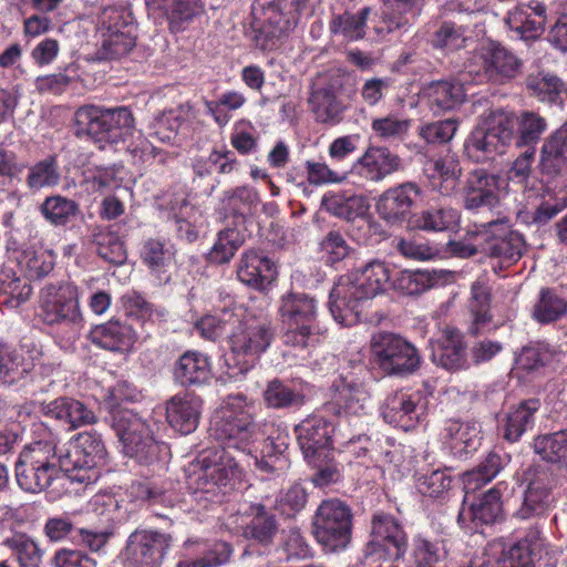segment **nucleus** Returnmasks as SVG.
<instances>
[{
  "mask_svg": "<svg viewBox=\"0 0 567 567\" xmlns=\"http://www.w3.org/2000/svg\"><path fill=\"white\" fill-rule=\"evenodd\" d=\"M90 336L94 344L110 351H127L136 341L132 326L118 319L94 327Z\"/></svg>",
  "mask_w": 567,
  "mask_h": 567,
  "instance_id": "7c9ffc66",
  "label": "nucleus"
},
{
  "mask_svg": "<svg viewBox=\"0 0 567 567\" xmlns=\"http://www.w3.org/2000/svg\"><path fill=\"white\" fill-rule=\"evenodd\" d=\"M28 372L22 354L11 344L0 341V385L17 384Z\"/></svg>",
  "mask_w": 567,
  "mask_h": 567,
  "instance_id": "49530a36",
  "label": "nucleus"
},
{
  "mask_svg": "<svg viewBox=\"0 0 567 567\" xmlns=\"http://www.w3.org/2000/svg\"><path fill=\"white\" fill-rule=\"evenodd\" d=\"M422 93L433 112L451 111L465 100L463 84L454 79L432 81L423 86Z\"/></svg>",
  "mask_w": 567,
  "mask_h": 567,
  "instance_id": "2f4dec72",
  "label": "nucleus"
},
{
  "mask_svg": "<svg viewBox=\"0 0 567 567\" xmlns=\"http://www.w3.org/2000/svg\"><path fill=\"white\" fill-rule=\"evenodd\" d=\"M526 87L529 94L543 103H560L561 93L566 92L564 82L550 73L529 74L526 78Z\"/></svg>",
  "mask_w": 567,
  "mask_h": 567,
  "instance_id": "79ce46f5",
  "label": "nucleus"
},
{
  "mask_svg": "<svg viewBox=\"0 0 567 567\" xmlns=\"http://www.w3.org/2000/svg\"><path fill=\"white\" fill-rule=\"evenodd\" d=\"M341 87L342 79L334 76L323 86L312 91L309 102L319 122L336 123L341 118L346 109L340 96Z\"/></svg>",
  "mask_w": 567,
  "mask_h": 567,
  "instance_id": "a878e982",
  "label": "nucleus"
},
{
  "mask_svg": "<svg viewBox=\"0 0 567 567\" xmlns=\"http://www.w3.org/2000/svg\"><path fill=\"white\" fill-rule=\"evenodd\" d=\"M370 11L369 7H364L357 14L348 11L336 14L330 21V31L351 41L360 40L365 34V24Z\"/></svg>",
  "mask_w": 567,
  "mask_h": 567,
  "instance_id": "8fccbe9b",
  "label": "nucleus"
},
{
  "mask_svg": "<svg viewBox=\"0 0 567 567\" xmlns=\"http://www.w3.org/2000/svg\"><path fill=\"white\" fill-rule=\"evenodd\" d=\"M288 11V0H271L264 4L265 24L260 29V34L270 42L269 45H275V41L289 30L291 17ZM265 47L267 48L268 43Z\"/></svg>",
  "mask_w": 567,
  "mask_h": 567,
  "instance_id": "58836bf2",
  "label": "nucleus"
},
{
  "mask_svg": "<svg viewBox=\"0 0 567 567\" xmlns=\"http://www.w3.org/2000/svg\"><path fill=\"white\" fill-rule=\"evenodd\" d=\"M540 532L536 528L530 529L525 537L514 543L506 549L502 544L493 545L491 550L499 553L498 561L508 563L509 567H528L536 560L539 548Z\"/></svg>",
  "mask_w": 567,
  "mask_h": 567,
  "instance_id": "f704fd0d",
  "label": "nucleus"
},
{
  "mask_svg": "<svg viewBox=\"0 0 567 567\" xmlns=\"http://www.w3.org/2000/svg\"><path fill=\"white\" fill-rule=\"evenodd\" d=\"M231 554L233 547L230 544L218 542L204 556L181 560L177 567H219L230 559Z\"/></svg>",
  "mask_w": 567,
  "mask_h": 567,
  "instance_id": "774afa93",
  "label": "nucleus"
},
{
  "mask_svg": "<svg viewBox=\"0 0 567 567\" xmlns=\"http://www.w3.org/2000/svg\"><path fill=\"white\" fill-rule=\"evenodd\" d=\"M100 35H115L120 32L130 31L136 33V24L132 13L125 8L109 7L105 8L99 18Z\"/></svg>",
  "mask_w": 567,
  "mask_h": 567,
  "instance_id": "603ef678",
  "label": "nucleus"
},
{
  "mask_svg": "<svg viewBox=\"0 0 567 567\" xmlns=\"http://www.w3.org/2000/svg\"><path fill=\"white\" fill-rule=\"evenodd\" d=\"M44 219L53 226H65L79 214V204L61 195L47 197L40 205Z\"/></svg>",
  "mask_w": 567,
  "mask_h": 567,
  "instance_id": "de8ad7c7",
  "label": "nucleus"
},
{
  "mask_svg": "<svg viewBox=\"0 0 567 567\" xmlns=\"http://www.w3.org/2000/svg\"><path fill=\"white\" fill-rule=\"evenodd\" d=\"M430 350L432 362L446 371H460L470 365L463 333L455 328L447 327L436 339L431 340Z\"/></svg>",
  "mask_w": 567,
  "mask_h": 567,
  "instance_id": "aec40b11",
  "label": "nucleus"
},
{
  "mask_svg": "<svg viewBox=\"0 0 567 567\" xmlns=\"http://www.w3.org/2000/svg\"><path fill=\"white\" fill-rule=\"evenodd\" d=\"M110 425L121 442L123 453L141 465H152L167 452V445L155 440L152 425L131 410L112 411Z\"/></svg>",
  "mask_w": 567,
  "mask_h": 567,
  "instance_id": "39448f33",
  "label": "nucleus"
},
{
  "mask_svg": "<svg viewBox=\"0 0 567 567\" xmlns=\"http://www.w3.org/2000/svg\"><path fill=\"white\" fill-rule=\"evenodd\" d=\"M444 279V272L435 269L403 270L392 286L406 296H419Z\"/></svg>",
  "mask_w": 567,
  "mask_h": 567,
  "instance_id": "4c0bfd02",
  "label": "nucleus"
},
{
  "mask_svg": "<svg viewBox=\"0 0 567 567\" xmlns=\"http://www.w3.org/2000/svg\"><path fill=\"white\" fill-rule=\"evenodd\" d=\"M391 286V269L382 261H371L360 271L341 276L330 291L333 319L341 326L355 324L365 305Z\"/></svg>",
  "mask_w": 567,
  "mask_h": 567,
  "instance_id": "f03ea898",
  "label": "nucleus"
},
{
  "mask_svg": "<svg viewBox=\"0 0 567 567\" xmlns=\"http://www.w3.org/2000/svg\"><path fill=\"white\" fill-rule=\"evenodd\" d=\"M136 45V33L120 32L115 35H100L97 55L101 60H113L126 56Z\"/></svg>",
  "mask_w": 567,
  "mask_h": 567,
  "instance_id": "bf43d9fd",
  "label": "nucleus"
},
{
  "mask_svg": "<svg viewBox=\"0 0 567 567\" xmlns=\"http://www.w3.org/2000/svg\"><path fill=\"white\" fill-rule=\"evenodd\" d=\"M381 19L388 32L410 24L411 19L420 14L421 0H383Z\"/></svg>",
  "mask_w": 567,
  "mask_h": 567,
  "instance_id": "a19ab883",
  "label": "nucleus"
},
{
  "mask_svg": "<svg viewBox=\"0 0 567 567\" xmlns=\"http://www.w3.org/2000/svg\"><path fill=\"white\" fill-rule=\"evenodd\" d=\"M239 317L238 327H234L228 336L231 353L243 360L240 372L248 371L252 362L271 344L275 333L270 322L245 320Z\"/></svg>",
  "mask_w": 567,
  "mask_h": 567,
  "instance_id": "9b49d317",
  "label": "nucleus"
},
{
  "mask_svg": "<svg viewBox=\"0 0 567 567\" xmlns=\"http://www.w3.org/2000/svg\"><path fill=\"white\" fill-rule=\"evenodd\" d=\"M72 132L76 138L93 142H121L135 136L134 117L125 107L104 109L84 105L76 110Z\"/></svg>",
  "mask_w": 567,
  "mask_h": 567,
  "instance_id": "20e7f679",
  "label": "nucleus"
},
{
  "mask_svg": "<svg viewBox=\"0 0 567 567\" xmlns=\"http://www.w3.org/2000/svg\"><path fill=\"white\" fill-rule=\"evenodd\" d=\"M175 252L171 246L159 239H147L141 249V259L144 265L156 275L159 280L167 282L169 276L166 275L173 264Z\"/></svg>",
  "mask_w": 567,
  "mask_h": 567,
  "instance_id": "ea45409f",
  "label": "nucleus"
},
{
  "mask_svg": "<svg viewBox=\"0 0 567 567\" xmlns=\"http://www.w3.org/2000/svg\"><path fill=\"white\" fill-rule=\"evenodd\" d=\"M278 317L286 346L308 349L320 342L318 302L312 296L297 291L284 293L279 300Z\"/></svg>",
  "mask_w": 567,
  "mask_h": 567,
  "instance_id": "7ed1b4c3",
  "label": "nucleus"
},
{
  "mask_svg": "<svg viewBox=\"0 0 567 567\" xmlns=\"http://www.w3.org/2000/svg\"><path fill=\"white\" fill-rule=\"evenodd\" d=\"M458 221V210L452 207H432L421 214L417 226L424 230L443 231L454 228Z\"/></svg>",
  "mask_w": 567,
  "mask_h": 567,
  "instance_id": "680f3d73",
  "label": "nucleus"
},
{
  "mask_svg": "<svg viewBox=\"0 0 567 567\" xmlns=\"http://www.w3.org/2000/svg\"><path fill=\"white\" fill-rule=\"evenodd\" d=\"M567 313V301L554 289L542 288L533 307V318L540 323L559 320Z\"/></svg>",
  "mask_w": 567,
  "mask_h": 567,
  "instance_id": "09e8293b",
  "label": "nucleus"
},
{
  "mask_svg": "<svg viewBox=\"0 0 567 567\" xmlns=\"http://www.w3.org/2000/svg\"><path fill=\"white\" fill-rule=\"evenodd\" d=\"M75 450L79 447L74 440L62 446L54 443V463L58 472H64L71 481L90 484L96 480L97 473L91 472L89 468L86 472V467L82 466V455L80 451L74 454Z\"/></svg>",
  "mask_w": 567,
  "mask_h": 567,
  "instance_id": "c9c22d12",
  "label": "nucleus"
},
{
  "mask_svg": "<svg viewBox=\"0 0 567 567\" xmlns=\"http://www.w3.org/2000/svg\"><path fill=\"white\" fill-rule=\"evenodd\" d=\"M230 519L246 540L262 547L272 545L279 532L277 516L259 502L241 501Z\"/></svg>",
  "mask_w": 567,
  "mask_h": 567,
  "instance_id": "ddd939ff",
  "label": "nucleus"
},
{
  "mask_svg": "<svg viewBox=\"0 0 567 567\" xmlns=\"http://www.w3.org/2000/svg\"><path fill=\"white\" fill-rule=\"evenodd\" d=\"M256 406L241 394L228 395L220 409L219 420L215 421V437L221 450L203 451L192 462L190 476L197 488L214 496H226L241 480V471L227 450L250 452V445L264 436L265 431L254 422Z\"/></svg>",
  "mask_w": 567,
  "mask_h": 567,
  "instance_id": "f257e3e1",
  "label": "nucleus"
},
{
  "mask_svg": "<svg viewBox=\"0 0 567 567\" xmlns=\"http://www.w3.org/2000/svg\"><path fill=\"white\" fill-rule=\"evenodd\" d=\"M481 433V425L477 422L449 420L443 430V437L454 456L466 458L480 447Z\"/></svg>",
  "mask_w": 567,
  "mask_h": 567,
  "instance_id": "cd10ccee",
  "label": "nucleus"
},
{
  "mask_svg": "<svg viewBox=\"0 0 567 567\" xmlns=\"http://www.w3.org/2000/svg\"><path fill=\"white\" fill-rule=\"evenodd\" d=\"M475 238L480 239L481 254L497 259L501 265L517 262L524 250L522 235L509 229L508 219L497 214V217L475 223Z\"/></svg>",
  "mask_w": 567,
  "mask_h": 567,
  "instance_id": "1a4fd4ad",
  "label": "nucleus"
},
{
  "mask_svg": "<svg viewBox=\"0 0 567 567\" xmlns=\"http://www.w3.org/2000/svg\"><path fill=\"white\" fill-rule=\"evenodd\" d=\"M82 455V466L89 468L91 472H96L95 468L103 465L106 458V450L101 436L95 432H83L78 434L74 439Z\"/></svg>",
  "mask_w": 567,
  "mask_h": 567,
  "instance_id": "3c124183",
  "label": "nucleus"
},
{
  "mask_svg": "<svg viewBox=\"0 0 567 567\" xmlns=\"http://www.w3.org/2000/svg\"><path fill=\"white\" fill-rule=\"evenodd\" d=\"M505 23L522 39H535L539 37L545 29L546 6L538 0H530L528 3H519L508 12Z\"/></svg>",
  "mask_w": 567,
  "mask_h": 567,
  "instance_id": "b1692460",
  "label": "nucleus"
},
{
  "mask_svg": "<svg viewBox=\"0 0 567 567\" xmlns=\"http://www.w3.org/2000/svg\"><path fill=\"white\" fill-rule=\"evenodd\" d=\"M480 58L485 76L493 83L502 84L511 81L522 71L523 62L496 42H489L482 47Z\"/></svg>",
  "mask_w": 567,
  "mask_h": 567,
  "instance_id": "4be33fe9",
  "label": "nucleus"
},
{
  "mask_svg": "<svg viewBox=\"0 0 567 567\" xmlns=\"http://www.w3.org/2000/svg\"><path fill=\"white\" fill-rule=\"evenodd\" d=\"M174 380L183 386L200 385L210 379L208 357L198 351H187L174 365Z\"/></svg>",
  "mask_w": 567,
  "mask_h": 567,
  "instance_id": "72a5a7b5",
  "label": "nucleus"
},
{
  "mask_svg": "<svg viewBox=\"0 0 567 567\" xmlns=\"http://www.w3.org/2000/svg\"><path fill=\"white\" fill-rule=\"evenodd\" d=\"M331 392V400L324 404L327 413L341 417L365 412L370 395L362 382L339 375L332 382Z\"/></svg>",
  "mask_w": 567,
  "mask_h": 567,
  "instance_id": "f3484780",
  "label": "nucleus"
},
{
  "mask_svg": "<svg viewBox=\"0 0 567 567\" xmlns=\"http://www.w3.org/2000/svg\"><path fill=\"white\" fill-rule=\"evenodd\" d=\"M96 252L105 261L123 265L127 255L123 241L114 231H101L95 236Z\"/></svg>",
  "mask_w": 567,
  "mask_h": 567,
  "instance_id": "69168bd1",
  "label": "nucleus"
},
{
  "mask_svg": "<svg viewBox=\"0 0 567 567\" xmlns=\"http://www.w3.org/2000/svg\"><path fill=\"white\" fill-rule=\"evenodd\" d=\"M243 245V238L236 229L227 228L218 233L217 239L208 252V260L221 265L228 262Z\"/></svg>",
  "mask_w": 567,
  "mask_h": 567,
  "instance_id": "0e129e2a",
  "label": "nucleus"
},
{
  "mask_svg": "<svg viewBox=\"0 0 567 567\" xmlns=\"http://www.w3.org/2000/svg\"><path fill=\"white\" fill-rule=\"evenodd\" d=\"M245 315L241 307L225 309L218 316H205L195 323V330L199 336L209 341L226 336L228 338L231 329L238 327L239 317Z\"/></svg>",
  "mask_w": 567,
  "mask_h": 567,
  "instance_id": "e433bc0d",
  "label": "nucleus"
},
{
  "mask_svg": "<svg viewBox=\"0 0 567 567\" xmlns=\"http://www.w3.org/2000/svg\"><path fill=\"white\" fill-rule=\"evenodd\" d=\"M538 400L523 401L517 408L507 414L504 426V439L508 442H517L520 436L534 425V414L539 409Z\"/></svg>",
  "mask_w": 567,
  "mask_h": 567,
  "instance_id": "37998d69",
  "label": "nucleus"
},
{
  "mask_svg": "<svg viewBox=\"0 0 567 567\" xmlns=\"http://www.w3.org/2000/svg\"><path fill=\"white\" fill-rule=\"evenodd\" d=\"M421 188L416 183L405 182L383 192L377 202L379 216L388 224H401L408 219Z\"/></svg>",
  "mask_w": 567,
  "mask_h": 567,
  "instance_id": "412c9836",
  "label": "nucleus"
},
{
  "mask_svg": "<svg viewBox=\"0 0 567 567\" xmlns=\"http://www.w3.org/2000/svg\"><path fill=\"white\" fill-rule=\"evenodd\" d=\"M533 447L544 461L557 463L567 458V429L537 436Z\"/></svg>",
  "mask_w": 567,
  "mask_h": 567,
  "instance_id": "5fc2aeb1",
  "label": "nucleus"
},
{
  "mask_svg": "<svg viewBox=\"0 0 567 567\" xmlns=\"http://www.w3.org/2000/svg\"><path fill=\"white\" fill-rule=\"evenodd\" d=\"M371 347L377 363L388 374H409L419 368L416 348L400 336L379 333L373 337Z\"/></svg>",
  "mask_w": 567,
  "mask_h": 567,
  "instance_id": "4468645a",
  "label": "nucleus"
},
{
  "mask_svg": "<svg viewBox=\"0 0 567 567\" xmlns=\"http://www.w3.org/2000/svg\"><path fill=\"white\" fill-rule=\"evenodd\" d=\"M408 549V536L400 522L392 515L377 513L371 519L370 540L363 548L365 565L396 561Z\"/></svg>",
  "mask_w": 567,
  "mask_h": 567,
  "instance_id": "6e6552de",
  "label": "nucleus"
},
{
  "mask_svg": "<svg viewBox=\"0 0 567 567\" xmlns=\"http://www.w3.org/2000/svg\"><path fill=\"white\" fill-rule=\"evenodd\" d=\"M501 177L485 169H475L467 176L464 186V207L480 214L488 212L491 218L501 216Z\"/></svg>",
  "mask_w": 567,
  "mask_h": 567,
  "instance_id": "dca6fc26",
  "label": "nucleus"
},
{
  "mask_svg": "<svg viewBox=\"0 0 567 567\" xmlns=\"http://www.w3.org/2000/svg\"><path fill=\"white\" fill-rule=\"evenodd\" d=\"M447 551L444 540H429L416 537L413 544V557L416 567H442Z\"/></svg>",
  "mask_w": 567,
  "mask_h": 567,
  "instance_id": "6e6d98bb",
  "label": "nucleus"
},
{
  "mask_svg": "<svg viewBox=\"0 0 567 567\" xmlns=\"http://www.w3.org/2000/svg\"><path fill=\"white\" fill-rule=\"evenodd\" d=\"M321 206L338 218L353 220L363 216L369 210L370 204L363 195L349 190H331L323 195Z\"/></svg>",
  "mask_w": 567,
  "mask_h": 567,
  "instance_id": "473e14b6",
  "label": "nucleus"
},
{
  "mask_svg": "<svg viewBox=\"0 0 567 567\" xmlns=\"http://www.w3.org/2000/svg\"><path fill=\"white\" fill-rule=\"evenodd\" d=\"M523 498L514 517L527 520L545 514L554 502L555 480L551 471L545 466H532L523 474Z\"/></svg>",
  "mask_w": 567,
  "mask_h": 567,
  "instance_id": "f8f14e48",
  "label": "nucleus"
},
{
  "mask_svg": "<svg viewBox=\"0 0 567 567\" xmlns=\"http://www.w3.org/2000/svg\"><path fill=\"white\" fill-rule=\"evenodd\" d=\"M277 275L274 262L255 250L243 255L237 269L238 279L258 290L267 289Z\"/></svg>",
  "mask_w": 567,
  "mask_h": 567,
  "instance_id": "c756f323",
  "label": "nucleus"
},
{
  "mask_svg": "<svg viewBox=\"0 0 567 567\" xmlns=\"http://www.w3.org/2000/svg\"><path fill=\"white\" fill-rule=\"evenodd\" d=\"M334 430L331 422L319 415H311L295 427L298 444L308 462L328 457Z\"/></svg>",
  "mask_w": 567,
  "mask_h": 567,
  "instance_id": "a211bd4d",
  "label": "nucleus"
},
{
  "mask_svg": "<svg viewBox=\"0 0 567 567\" xmlns=\"http://www.w3.org/2000/svg\"><path fill=\"white\" fill-rule=\"evenodd\" d=\"M202 399L190 392L177 393L166 403L169 425L183 435L193 433L199 423Z\"/></svg>",
  "mask_w": 567,
  "mask_h": 567,
  "instance_id": "5701e85b",
  "label": "nucleus"
},
{
  "mask_svg": "<svg viewBox=\"0 0 567 567\" xmlns=\"http://www.w3.org/2000/svg\"><path fill=\"white\" fill-rule=\"evenodd\" d=\"M54 462L53 441H39L25 446L16 462L19 487L33 494L45 491L59 475Z\"/></svg>",
  "mask_w": 567,
  "mask_h": 567,
  "instance_id": "0eeeda50",
  "label": "nucleus"
},
{
  "mask_svg": "<svg viewBox=\"0 0 567 567\" xmlns=\"http://www.w3.org/2000/svg\"><path fill=\"white\" fill-rule=\"evenodd\" d=\"M401 168V158L388 147L379 145L370 146L354 165L357 173L371 182H380Z\"/></svg>",
  "mask_w": 567,
  "mask_h": 567,
  "instance_id": "393cba45",
  "label": "nucleus"
},
{
  "mask_svg": "<svg viewBox=\"0 0 567 567\" xmlns=\"http://www.w3.org/2000/svg\"><path fill=\"white\" fill-rule=\"evenodd\" d=\"M426 404L417 392L403 391L389 395L382 406L383 420L404 431H410L425 416Z\"/></svg>",
  "mask_w": 567,
  "mask_h": 567,
  "instance_id": "6ab92c4d",
  "label": "nucleus"
},
{
  "mask_svg": "<svg viewBox=\"0 0 567 567\" xmlns=\"http://www.w3.org/2000/svg\"><path fill=\"white\" fill-rule=\"evenodd\" d=\"M353 512L339 498L323 499L312 518V534L327 551L342 550L352 538Z\"/></svg>",
  "mask_w": 567,
  "mask_h": 567,
  "instance_id": "423d86ee",
  "label": "nucleus"
},
{
  "mask_svg": "<svg viewBox=\"0 0 567 567\" xmlns=\"http://www.w3.org/2000/svg\"><path fill=\"white\" fill-rule=\"evenodd\" d=\"M466 30L463 25L452 21H444L433 33L431 43L435 49L447 51H458L466 47L468 40L465 34Z\"/></svg>",
  "mask_w": 567,
  "mask_h": 567,
  "instance_id": "052dcab7",
  "label": "nucleus"
},
{
  "mask_svg": "<svg viewBox=\"0 0 567 567\" xmlns=\"http://www.w3.org/2000/svg\"><path fill=\"white\" fill-rule=\"evenodd\" d=\"M515 124L505 117H492L478 125L473 132V142H506L514 137Z\"/></svg>",
  "mask_w": 567,
  "mask_h": 567,
  "instance_id": "4d7b16f0",
  "label": "nucleus"
},
{
  "mask_svg": "<svg viewBox=\"0 0 567 567\" xmlns=\"http://www.w3.org/2000/svg\"><path fill=\"white\" fill-rule=\"evenodd\" d=\"M432 168L440 178L439 192L444 196L452 195L458 186L462 167L454 155H446L432 163Z\"/></svg>",
  "mask_w": 567,
  "mask_h": 567,
  "instance_id": "e2e57ef3",
  "label": "nucleus"
},
{
  "mask_svg": "<svg viewBox=\"0 0 567 567\" xmlns=\"http://www.w3.org/2000/svg\"><path fill=\"white\" fill-rule=\"evenodd\" d=\"M468 308L472 315L468 332L472 336H477L483 332L491 321L489 293L483 285L474 284L472 286V298L470 299Z\"/></svg>",
  "mask_w": 567,
  "mask_h": 567,
  "instance_id": "864d4df0",
  "label": "nucleus"
},
{
  "mask_svg": "<svg viewBox=\"0 0 567 567\" xmlns=\"http://www.w3.org/2000/svg\"><path fill=\"white\" fill-rule=\"evenodd\" d=\"M264 401L268 408L287 409L303 404V395L276 379L268 382L264 391Z\"/></svg>",
  "mask_w": 567,
  "mask_h": 567,
  "instance_id": "13d9d810",
  "label": "nucleus"
},
{
  "mask_svg": "<svg viewBox=\"0 0 567 567\" xmlns=\"http://www.w3.org/2000/svg\"><path fill=\"white\" fill-rule=\"evenodd\" d=\"M32 292V288L25 278H20L10 269L4 268L0 272V295L4 296L2 303L17 309L25 302Z\"/></svg>",
  "mask_w": 567,
  "mask_h": 567,
  "instance_id": "a18cd8bd",
  "label": "nucleus"
},
{
  "mask_svg": "<svg viewBox=\"0 0 567 567\" xmlns=\"http://www.w3.org/2000/svg\"><path fill=\"white\" fill-rule=\"evenodd\" d=\"M40 317L49 326H80L83 316L78 287L71 282L47 284L40 291Z\"/></svg>",
  "mask_w": 567,
  "mask_h": 567,
  "instance_id": "9d476101",
  "label": "nucleus"
},
{
  "mask_svg": "<svg viewBox=\"0 0 567 567\" xmlns=\"http://www.w3.org/2000/svg\"><path fill=\"white\" fill-rule=\"evenodd\" d=\"M172 536L153 529H136L126 542L122 553L124 567H158L167 549Z\"/></svg>",
  "mask_w": 567,
  "mask_h": 567,
  "instance_id": "2eb2a0df",
  "label": "nucleus"
},
{
  "mask_svg": "<svg viewBox=\"0 0 567 567\" xmlns=\"http://www.w3.org/2000/svg\"><path fill=\"white\" fill-rule=\"evenodd\" d=\"M20 270L29 279H41L53 270L54 256L43 248H27L17 257Z\"/></svg>",
  "mask_w": 567,
  "mask_h": 567,
  "instance_id": "c03bdc74",
  "label": "nucleus"
},
{
  "mask_svg": "<svg viewBox=\"0 0 567 567\" xmlns=\"http://www.w3.org/2000/svg\"><path fill=\"white\" fill-rule=\"evenodd\" d=\"M8 546L14 553L20 567H39L42 560V550L29 536L19 534L8 539Z\"/></svg>",
  "mask_w": 567,
  "mask_h": 567,
  "instance_id": "338daca9",
  "label": "nucleus"
},
{
  "mask_svg": "<svg viewBox=\"0 0 567 567\" xmlns=\"http://www.w3.org/2000/svg\"><path fill=\"white\" fill-rule=\"evenodd\" d=\"M503 519V503L501 489L495 486L488 489L480 499L466 511L462 508L457 515L461 527L467 528L472 522L478 525H492Z\"/></svg>",
  "mask_w": 567,
  "mask_h": 567,
  "instance_id": "bb28decb",
  "label": "nucleus"
},
{
  "mask_svg": "<svg viewBox=\"0 0 567 567\" xmlns=\"http://www.w3.org/2000/svg\"><path fill=\"white\" fill-rule=\"evenodd\" d=\"M42 412L45 416L68 425L71 430L96 422L94 412L87 409L85 404L66 396L43 404Z\"/></svg>",
  "mask_w": 567,
  "mask_h": 567,
  "instance_id": "c85d7f7f",
  "label": "nucleus"
}]
</instances>
